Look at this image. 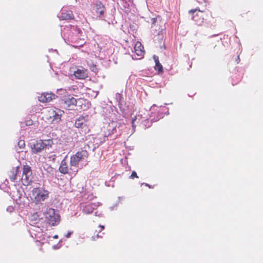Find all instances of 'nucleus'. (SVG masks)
Instances as JSON below:
<instances>
[{"label": "nucleus", "instance_id": "nucleus-15", "mask_svg": "<svg viewBox=\"0 0 263 263\" xmlns=\"http://www.w3.org/2000/svg\"><path fill=\"white\" fill-rule=\"evenodd\" d=\"M86 122H87L86 118L83 116H81L76 120L74 126L78 128H82L83 125H85V123Z\"/></svg>", "mask_w": 263, "mask_h": 263}, {"label": "nucleus", "instance_id": "nucleus-26", "mask_svg": "<svg viewBox=\"0 0 263 263\" xmlns=\"http://www.w3.org/2000/svg\"><path fill=\"white\" fill-rule=\"evenodd\" d=\"M135 178H138L139 177L137 175V173L135 171H133V172L132 173V174L130 176V178L134 179Z\"/></svg>", "mask_w": 263, "mask_h": 263}, {"label": "nucleus", "instance_id": "nucleus-3", "mask_svg": "<svg viewBox=\"0 0 263 263\" xmlns=\"http://www.w3.org/2000/svg\"><path fill=\"white\" fill-rule=\"evenodd\" d=\"M44 216L46 222L51 226H57L60 221V215L52 208L47 209L44 213Z\"/></svg>", "mask_w": 263, "mask_h": 263}, {"label": "nucleus", "instance_id": "nucleus-35", "mask_svg": "<svg viewBox=\"0 0 263 263\" xmlns=\"http://www.w3.org/2000/svg\"><path fill=\"white\" fill-rule=\"evenodd\" d=\"M237 59H238V61H237V63H238L240 61L239 56L237 57Z\"/></svg>", "mask_w": 263, "mask_h": 263}, {"label": "nucleus", "instance_id": "nucleus-9", "mask_svg": "<svg viewBox=\"0 0 263 263\" xmlns=\"http://www.w3.org/2000/svg\"><path fill=\"white\" fill-rule=\"evenodd\" d=\"M56 95L52 93L44 92L38 97L39 101L42 103H47L55 99Z\"/></svg>", "mask_w": 263, "mask_h": 263}, {"label": "nucleus", "instance_id": "nucleus-1", "mask_svg": "<svg viewBox=\"0 0 263 263\" xmlns=\"http://www.w3.org/2000/svg\"><path fill=\"white\" fill-rule=\"evenodd\" d=\"M63 112L59 108H49L42 112V119L49 124L58 123L61 120Z\"/></svg>", "mask_w": 263, "mask_h": 263}, {"label": "nucleus", "instance_id": "nucleus-24", "mask_svg": "<svg viewBox=\"0 0 263 263\" xmlns=\"http://www.w3.org/2000/svg\"><path fill=\"white\" fill-rule=\"evenodd\" d=\"M35 246L39 248L40 250H42V247L43 245V242H40V241L36 240L35 242Z\"/></svg>", "mask_w": 263, "mask_h": 263}, {"label": "nucleus", "instance_id": "nucleus-11", "mask_svg": "<svg viewBox=\"0 0 263 263\" xmlns=\"http://www.w3.org/2000/svg\"><path fill=\"white\" fill-rule=\"evenodd\" d=\"M60 20H71L74 18L73 12L71 10H64L59 16Z\"/></svg>", "mask_w": 263, "mask_h": 263}, {"label": "nucleus", "instance_id": "nucleus-17", "mask_svg": "<svg viewBox=\"0 0 263 263\" xmlns=\"http://www.w3.org/2000/svg\"><path fill=\"white\" fill-rule=\"evenodd\" d=\"M153 59L155 62V69L159 72H162L163 70V66L159 62L158 57L155 55L153 57Z\"/></svg>", "mask_w": 263, "mask_h": 263}, {"label": "nucleus", "instance_id": "nucleus-12", "mask_svg": "<svg viewBox=\"0 0 263 263\" xmlns=\"http://www.w3.org/2000/svg\"><path fill=\"white\" fill-rule=\"evenodd\" d=\"M74 76L79 79H85L88 77L87 70L84 68L78 69L74 72Z\"/></svg>", "mask_w": 263, "mask_h": 263}, {"label": "nucleus", "instance_id": "nucleus-31", "mask_svg": "<svg viewBox=\"0 0 263 263\" xmlns=\"http://www.w3.org/2000/svg\"><path fill=\"white\" fill-rule=\"evenodd\" d=\"M151 22L153 25H155L157 22V19L156 18H153L151 19Z\"/></svg>", "mask_w": 263, "mask_h": 263}, {"label": "nucleus", "instance_id": "nucleus-23", "mask_svg": "<svg viewBox=\"0 0 263 263\" xmlns=\"http://www.w3.org/2000/svg\"><path fill=\"white\" fill-rule=\"evenodd\" d=\"M47 158L49 161L54 162L57 158V156L56 154L51 153L47 156Z\"/></svg>", "mask_w": 263, "mask_h": 263}, {"label": "nucleus", "instance_id": "nucleus-28", "mask_svg": "<svg viewBox=\"0 0 263 263\" xmlns=\"http://www.w3.org/2000/svg\"><path fill=\"white\" fill-rule=\"evenodd\" d=\"M137 27V25L135 24H133L130 25V28L131 31H134L136 30V28Z\"/></svg>", "mask_w": 263, "mask_h": 263}, {"label": "nucleus", "instance_id": "nucleus-8", "mask_svg": "<svg viewBox=\"0 0 263 263\" xmlns=\"http://www.w3.org/2000/svg\"><path fill=\"white\" fill-rule=\"evenodd\" d=\"M202 12V11L196 9L191 10L189 11V13L192 15V19L198 25H200L203 22L204 18Z\"/></svg>", "mask_w": 263, "mask_h": 263}, {"label": "nucleus", "instance_id": "nucleus-7", "mask_svg": "<svg viewBox=\"0 0 263 263\" xmlns=\"http://www.w3.org/2000/svg\"><path fill=\"white\" fill-rule=\"evenodd\" d=\"M92 9L98 17H102L104 16L106 9L101 2H97L93 4L92 5Z\"/></svg>", "mask_w": 263, "mask_h": 263}, {"label": "nucleus", "instance_id": "nucleus-34", "mask_svg": "<svg viewBox=\"0 0 263 263\" xmlns=\"http://www.w3.org/2000/svg\"><path fill=\"white\" fill-rule=\"evenodd\" d=\"M145 185H146V186H148V187H149V188H151V187H151V186L150 185H149L148 184L146 183V184H145Z\"/></svg>", "mask_w": 263, "mask_h": 263}, {"label": "nucleus", "instance_id": "nucleus-6", "mask_svg": "<svg viewBox=\"0 0 263 263\" xmlns=\"http://www.w3.org/2000/svg\"><path fill=\"white\" fill-rule=\"evenodd\" d=\"M47 147V144L42 140H39L32 143L31 145V150L32 154H36L41 153L44 148Z\"/></svg>", "mask_w": 263, "mask_h": 263}, {"label": "nucleus", "instance_id": "nucleus-16", "mask_svg": "<svg viewBox=\"0 0 263 263\" xmlns=\"http://www.w3.org/2000/svg\"><path fill=\"white\" fill-rule=\"evenodd\" d=\"M59 170L61 173L64 174H68L70 173L69 172V168L68 167V165L66 161V158H65L61 161Z\"/></svg>", "mask_w": 263, "mask_h": 263}, {"label": "nucleus", "instance_id": "nucleus-27", "mask_svg": "<svg viewBox=\"0 0 263 263\" xmlns=\"http://www.w3.org/2000/svg\"><path fill=\"white\" fill-rule=\"evenodd\" d=\"M101 237H102V236L99 235V234H97V235L92 236L91 239L92 240H96L97 239H98L99 238H101Z\"/></svg>", "mask_w": 263, "mask_h": 263}, {"label": "nucleus", "instance_id": "nucleus-14", "mask_svg": "<svg viewBox=\"0 0 263 263\" xmlns=\"http://www.w3.org/2000/svg\"><path fill=\"white\" fill-rule=\"evenodd\" d=\"M19 167L17 166L15 167H13L10 171L8 172V175L11 181L14 182L16 176L19 173Z\"/></svg>", "mask_w": 263, "mask_h": 263}, {"label": "nucleus", "instance_id": "nucleus-20", "mask_svg": "<svg viewBox=\"0 0 263 263\" xmlns=\"http://www.w3.org/2000/svg\"><path fill=\"white\" fill-rule=\"evenodd\" d=\"M80 162V160L74 155L70 158V164L71 166L77 167Z\"/></svg>", "mask_w": 263, "mask_h": 263}, {"label": "nucleus", "instance_id": "nucleus-25", "mask_svg": "<svg viewBox=\"0 0 263 263\" xmlns=\"http://www.w3.org/2000/svg\"><path fill=\"white\" fill-rule=\"evenodd\" d=\"M33 121L29 119L25 121V124L26 126H30L33 124Z\"/></svg>", "mask_w": 263, "mask_h": 263}, {"label": "nucleus", "instance_id": "nucleus-10", "mask_svg": "<svg viewBox=\"0 0 263 263\" xmlns=\"http://www.w3.org/2000/svg\"><path fill=\"white\" fill-rule=\"evenodd\" d=\"M134 51L135 53L138 57H139V58H138L139 59L143 58L145 53V51L144 50V47L142 45L141 42L137 41L134 47Z\"/></svg>", "mask_w": 263, "mask_h": 263}, {"label": "nucleus", "instance_id": "nucleus-29", "mask_svg": "<svg viewBox=\"0 0 263 263\" xmlns=\"http://www.w3.org/2000/svg\"><path fill=\"white\" fill-rule=\"evenodd\" d=\"M137 119V117L136 116H135L133 119H132V126L133 128H134L135 127V121H136Z\"/></svg>", "mask_w": 263, "mask_h": 263}, {"label": "nucleus", "instance_id": "nucleus-22", "mask_svg": "<svg viewBox=\"0 0 263 263\" xmlns=\"http://www.w3.org/2000/svg\"><path fill=\"white\" fill-rule=\"evenodd\" d=\"M17 146L20 150H22L25 147V142L24 140H20L17 143Z\"/></svg>", "mask_w": 263, "mask_h": 263}, {"label": "nucleus", "instance_id": "nucleus-4", "mask_svg": "<svg viewBox=\"0 0 263 263\" xmlns=\"http://www.w3.org/2000/svg\"><path fill=\"white\" fill-rule=\"evenodd\" d=\"M21 180L24 185H28L32 182V172L31 167L29 165H24Z\"/></svg>", "mask_w": 263, "mask_h": 263}, {"label": "nucleus", "instance_id": "nucleus-21", "mask_svg": "<svg viewBox=\"0 0 263 263\" xmlns=\"http://www.w3.org/2000/svg\"><path fill=\"white\" fill-rule=\"evenodd\" d=\"M40 219L39 215L37 212H35L31 215L30 217V221H33L34 223L36 222V221H39Z\"/></svg>", "mask_w": 263, "mask_h": 263}, {"label": "nucleus", "instance_id": "nucleus-13", "mask_svg": "<svg viewBox=\"0 0 263 263\" xmlns=\"http://www.w3.org/2000/svg\"><path fill=\"white\" fill-rule=\"evenodd\" d=\"M81 110H85L89 107L88 101L85 99L79 98L77 100V105Z\"/></svg>", "mask_w": 263, "mask_h": 263}, {"label": "nucleus", "instance_id": "nucleus-19", "mask_svg": "<svg viewBox=\"0 0 263 263\" xmlns=\"http://www.w3.org/2000/svg\"><path fill=\"white\" fill-rule=\"evenodd\" d=\"M77 158L80 160V161L83 159L85 157H86L87 156V152L86 151H82L81 152H77L74 155Z\"/></svg>", "mask_w": 263, "mask_h": 263}, {"label": "nucleus", "instance_id": "nucleus-32", "mask_svg": "<svg viewBox=\"0 0 263 263\" xmlns=\"http://www.w3.org/2000/svg\"><path fill=\"white\" fill-rule=\"evenodd\" d=\"M91 70H92V71H93V70H94V68L96 69V65H92L91 66Z\"/></svg>", "mask_w": 263, "mask_h": 263}, {"label": "nucleus", "instance_id": "nucleus-2", "mask_svg": "<svg viewBox=\"0 0 263 263\" xmlns=\"http://www.w3.org/2000/svg\"><path fill=\"white\" fill-rule=\"evenodd\" d=\"M49 192L43 187H35L32 191L31 199L36 204H38L49 198Z\"/></svg>", "mask_w": 263, "mask_h": 263}, {"label": "nucleus", "instance_id": "nucleus-18", "mask_svg": "<svg viewBox=\"0 0 263 263\" xmlns=\"http://www.w3.org/2000/svg\"><path fill=\"white\" fill-rule=\"evenodd\" d=\"M93 204L89 203L85 205L83 208V212L85 214H91L94 210Z\"/></svg>", "mask_w": 263, "mask_h": 263}, {"label": "nucleus", "instance_id": "nucleus-33", "mask_svg": "<svg viewBox=\"0 0 263 263\" xmlns=\"http://www.w3.org/2000/svg\"><path fill=\"white\" fill-rule=\"evenodd\" d=\"M71 234V233L69 232V233H68L66 234V237H67V238H68V237H69L70 236Z\"/></svg>", "mask_w": 263, "mask_h": 263}, {"label": "nucleus", "instance_id": "nucleus-30", "mask_svg": "<svg viewBox=\"0 0 263 263\" xmlns=\"http://www.w3.org/2000/svg\"><path fill=\"white\" fill-rule=\"evenodd\" d=\"M99 228L100 229V230H99L98 233H100L102 231H103L104 229V226L100 225L99 226Z\"/></svg>", "mask_w": 263, "mask_h": 263}, {"label": "nucleus", "instance_id": "nucleus-5", "mask_svg": "<svg viewBox=\"0 0 263 263\" xmlns=\"http://www.w3.org/2000/svg\"><path fill=\"white\" fill-rule=\"evenodd\" d=\"M61 104L63 107L68 110L72 109V108L77 105V99L70 95L65 96L61 100Z\"/></svg>", "mask_w": 263, "mask_h": 263}]
</instances>
